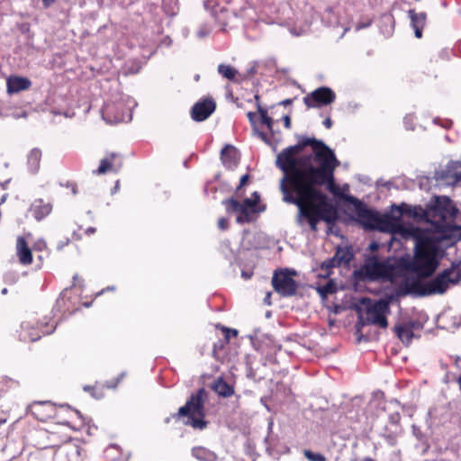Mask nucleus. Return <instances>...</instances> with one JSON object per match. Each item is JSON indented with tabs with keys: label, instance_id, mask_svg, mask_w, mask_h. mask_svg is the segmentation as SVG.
I'll return each instance as SVG.
<instances>
[{
	"label": "nucleus",
	"instance_id": "21",
	"mask_svg": "<svg viewBox=\"0 0 461 461\" xmlns=\"http://www.w3.org/2000/svg\"><path fill=\"white\" fill-rule=\"evenodd\" d=\"M54 410V405L50 402H37L32 406V413L41 420L50 418Z\"/></svg>",
	"mask_w": 461,
	"mask_h": 461
},
{
	"label": "nucleus",
	"instance_id": "49",
	"mask_svg": "<svg viewBox=\"0 0 461 461\" xmlns=\"http://www.w3.org/2000/svg\"><path fill=\"white\" fill-rule=\"evenodd\" d=\"M6 421L5 418H0V425L4 424Z\"/></svg>",
	"mask_w": 461,
	"mask_h": 461
},
{
	"label": "nucleus",
	"instance_id": "23",
	"mask_svg": "<svg viewBox=\"0 0 461 461\" xmlns=\"http://www.w3.org/2000/svg\"><path fill=\"white\" fill-rule=\"evenodd\" d=\"M51 206L50 203H44L41 200L35 201L31 206V212L33 217L40 221L50 214Z\"/></svg>",
	"mask_w": 461,
	"mask_h": 461
},
{
	"label": "nucleus",
	"instance_id": "5",
	"mask_svg": "<svg viewBox=\"0 0 461 461\" xmlns=\"http://www.w3.org/2000/svg\"><path fill=\"white\" fill-rule=\"evenodd\" d=\"M249 179V176L248 174L243 175L233 196L222 202L228 213L236 214L238 223L250 222L259 212L265 210L258 192H253L249 197L242 198V187L248 183Z\"/></svg>",
	"mask_w": 461,
	"mask_h": 461
},
{
	"label": "nucleus",
	"instance_id": "52",
	"mask_svg": "<svg viewBox=\"0 0 461 461\" xmlns=\"http://www.w3.org/2000/svg\"><path fill=\"white\" fill-rule=\"evenodd\" d=\"M73 412H74L76 415L79 416V417L81 416V415H80V413H79L77 411H73Z\"/></svg>",
	"mask_w": 461,
	"mask_h": 461
},
{
	"label": "nucleus",
	"instance_id": "41",
	"mask_svg": "<svg viewBox=\"0 0 461 461\" xmlns=\"http://www.w3.org/2000/svg\"><path fill=\"white\" fill-rule=\"evenodd\" d=\"M292 103V101L290 99H285L284 101H282V104L284 105H287V104H290Z\"/></svg>",
	"mask_w": 461,
	"mask_h": 461
},
{
	"label": "nucleus",
	"instance_id": "54",
	"mask_svg": "<svg viewBox=\"0 0 461 461\" xmlns=\"http://www.w3.org/2000/svg\"><path fill=\"white\" fill-rule=\"evenodd\" d=\"M348 30V28H345V29H344V32H343V33H342V36L345 34V32H346Z\"/></svg>",
	"mask_w": 461,
	"mask_h": 461
},
{
	"label": "nucleus",
	"instance_id": "26",
	"mask_svg": "<svg viewBox=\"0 0 461 461\" xmlns=\"http://www.w3.org/2000/svg\"><path fill=\"white\" fill-rule=\"evenodd\" d=\"M41 158V151L39 149H32L28 154V164L32 171H37Z\"/></svg>",
	"mask_w": 461,
	"mask_h": 461
},
{
	"label": "nucleus",
	"instance_id": "43",
	"mask_svg": "<svg viewBox=\"0 0 461 461\" xmlns=\"http://www.w3.org/2000/svg\"><path fill=\"white\" fill-rule=\"evenodd\" d=\"M197 34H198V36H199L200 38H203V37H204V36L206 35V33H205L204 32H202V31H199V32H197Z\"/></svg>",
	"mask_w": 461,
	"mask_h": 461
},
{
	"label": "nucleus",
	"instance_id": "16",
	"mask_svg": "<svg viewBox=\"0 0 461 461\" xmlns=\"http://www.w3.org/2000/svg\"><path fill=\"white\" fill-rule=\"evenodd\" d=\"M221 158L227 168L233 169L238 165L240 155L235 147L226 145L221 150Z\"/></svg>",
	"mask_w": 461,
	"mask_h": 461
},
{
	"label": "nucleus",
	"instance_id": "17",
	"mask_svg": "<svg viewBox=\"0 0 461 461\" xmlns=\"http://www.w3.org/2000/svg\"><path fill=\"white\" fill-rule=\"evenodd\" d=\"M6 86L7 93L13 95L28 89L31 86V81L23 77H10L7 78Z\"/></svg>",
	"mask_w": 461,
	"mask_h": 461
},
{
	"label": "nucleus",
	"instance_id": "39",
	"mask_svg": "<svg viewBox=\"0 0 461 461\" xmlns=\"http://www.w3.org/2000/svg\"><path fill=\"white\" fill-rule=\"evenodd\" d=\"M369 24H370V22H367L366 23H358L356 25V30H357V31H359V30L363 29V28L367 27Z\"/></svg>",
	"mask_w": 461,
	"mask_h": 461
},
{
	"label": "nucleus",
	"instance_id": "38",
	"mask_svg": "<svg viewBox=\"0 0 461 461\" xmlns=\"http://www.w3.org/2000/svg\"><path fill=\"white\" fill-rule=\"evenodd\" d=\"M283 120H284L285 126L289 129L291 127L290 117L288 115H285V116L283 117Z\"/></svg>",
	"mask_w": 461,
	"mask_h": 461
},
{
	"label": "nucleus",
	"instance_id": "1",
	"mask_svg": "<svg viewBox=\"0 0 461 461\" xmlns=\"http://www.w3.org/2000/svg\"><path fill=\"white\" fill-rule=\"evenodd\" d=\"M312 152L301 154L303 145L285 149L277 155L276 166L284 172L280 188L286 203L298 206V224H309L315 230L323 220L331 222L336 212L318 186L327 184L328 189L339 194L333 183V171L339 165L334 152L321 141L312 140Z\"/></svg>",
	"mask_w": 461,
	"mask_h": 461
},
{
	"label": "nucleus",
	"instance_id": "15",
	"mask_svg": "<svg viewBox=\"0 0 461 461\" xmlns=\"http://www.w3.org/2000/svg\"><path fill=\"white\" fill-rule=\"evenodd\" d=\"M122 167L121 158L113 153L105 157L100 161L97 174H105L106 172L113 171L117 172Z\"/></svg>",
	"mask_w": 461,
	"mask_h": 461
},
{
	"label": "nucleus",
	"instance_id": "56",
	"mask_svg": "<svg viewBox=\"0 0 461 461\" xmlns=\"http://www.w3.org/2000/svg\"><path fill=\"white\" fill-rule=\"evenodd\" d=\"M113 287H107V290H113Z\"/></svg>",
	"mask_w": 461,
	"mask_h": 461
},
{
	"label": "nucleus",
	"instance_id": "45",
	"mask_svg": "<svg viewBox=\"0 0 461 461\" xmlns=\"http://www.w3.org/2000/svg\"><path fill=\"white\" fill-rule=\"evenodd\" d=\"M270 295H271V294H270V293H268V294H267V297L265 298V302H266L267 304H270V302H269V297H270Z\"/></svg>",
	"mask_w": 461,
	"mask_h": 461
},
{
	"label": "nucleus",
	"instance_id": "9",
	"mask_svg": "<svg viewBox=\"0 0 461 461\" xmlns=\"http://www.w3.org/2000/svg\"><path fill=\"white\" fill-rule=\"evenodd\" d=\"M137 105L136 102L130 96L122 98L117 104H106L103 111V117L110 122H130L131 111Z\"/></svg>",
	"mask_w": 461,
	"mask_h": 461
},
{
	"label": "nucleus",
	"instance_id": "47",
	"mask_svg": "<svg viewBox=\"0 0 461 461\" xmlns=\"http://www.w3.org/2000/svg\"><path fill=\"white\" fill-rule=\"evenodd\" d=\"M7 292H8L7 288H3L2 291H1V294L5 295V294H7Z\"/></svg>",
	"mask_w": 461,
	"mask_h": 461
},
{
	"label": "nucleus",
	"instance_id": "4",
	"mask_svg": "<svg viewBox=\"0 0 461 461\" xmlns=\"http://www.w3.org/2000/svg\"><path fill=\"white\" fill-rule=\"evenodd\" d=\"M350 200L357 203V216L365 228L389 232L406 240H410V236L415 235L412 230L404 225L405 205L394 206L389 214L381 215L376 211L362 205L357 199L350 197Z\"/></svg>",
	"mask_w": 461,
	"mask_h": 461
},
{
	"label": "nucleus",
	"instance_id": "2",
	"mask_svg": "<svg viewBox=\"0 0 461 461\" xmlns=\"http://www.w3.org/2000/svg\"><path fill=\"white\" fill-rule=\"evenodd\" d=\"M406 216L426 217L430 228L420 230L407 226L415 235L410 236L414 241V267L425 274L436 270L446 248L461 240V213L447 196H437L433 207L425 212L421 207L405 206Z\"/></svg>",
	"mask_w": 461,
	"mask_h": 461
},
{
	"label": "nucleus",
	"instance_id": "19",
	"mask_svg": "<svg viewBox=\"0 0 461 461\" xmlns=\"http://www.w3.org/2000/svg\"><path fill=\"white\" fill-rule=\"evenodd\" d=\"M409 18L411 19V26L414 29L415 36L417 38H421L422 29L426 23V14L425 13H416L413 10H410L409 11Z\"/></svg>",
	"mask_w": 461,
	"mask_h": 461
},
{
	"label": "nucleus",
	"instance_id": "28",
	"mask_svg": "<svg viewBox=\"0 0 461 461\" xmlns=\"http://www.w3.org/2000/svg\"><path fill=\"white\" fill-rule=\"evenodd\" d=\"M218 71L222 77L230 80L234 79L237 75V70L228 65H219Z\"/></svg>",
	"mask_w": 461,
	"mask_h": 461
},
{
	"label": "nucleus",
	"instance_id": "6",
	"mask_svg": "<svg viewBox=\"0 0 461 461\" xmlns=\"http://www.w3.org/2000/svg\"><path fill=\"white\" fill-rule=\"evenodd\" d=\"M407 294H410V290L400 287L396 292L386 293L384 299L378 301L364 299L362 301L364 308L359 312L361 321L363 324H373L380 328H386L388 326L387 315L390 313V303Z\"/></svg>",
	"mask_w": 461,
	"mask_h": 461
},
{
	"label": "nucleus",
	"instance_id": "46",
	"mask_svg": "<svg viewBox=\"0 0 461 461\" xmlns=\"http://www.w3.org/2000/svg\"><path fill=\"white\" fill-rule=\"evenodd\" d=\"M14 118H19V117H20V115H18V114H17V115H14ZM21 116H22V117H26V116H27V114H26V113H23L21 114Z\"/></svg>",
	"mask_w": 461,
	"mask_h": 461
},
{
	"label": "nucleus",
	"instance_id": "27",
	"mask_svg": "<svg viewBox=\"0 0 461 461\" xmlns=\"http://www.w3.org/2000/svg\"><path fill=\"white\" fill-rule=\"evenodd\" d=\"M214 390L218 394L224 397L230 396L234 393L233 388L223 380H219L215 383Z\"/></svg>",
	"mask_w": 461,
	"mask_h": 461
},
{
	"label": "nucleus",
	"instance_id": "36",
	"mask_svg": "<svg viewBox=\"0 0 461 461\" xmlns=\"http://www.w3.org/2000/svg\"><path fill=\"white\" fill-rule=\"evenodd\" d=\"M218 227L221 230H226L228 228V220L225 218L219 219Z\"/></svg>",
	"mask_w": 461,
	"mask_h": 461
},
{
	"label": "nucleus",
	"instance_id": "22",
	"mask_svg": "<svg viewBox=\"0 0 461 461\" xmlns=\"http://www.w3.org/2000/svg\"><path fill=\"white\" fill-rule=\"evenodd\" d=\"M349 260H350V256L348 255V253H347L343 250H339L337 252L336 256L332 259H330V260L322 263L321 269L324 272L323 276H328L330 274V269L334 267L335 262L348 263Z\"/></svg>",
	"mask_w": 461,
	"mask_h": 461
},
{
	"label": "nucleus",
	"instance_id": "8",
	"mask_svg": "<svg viewBox=\"0 0 461 461\" xmlns=\"http://www.w3.org/2000/svg\"><path fill=\"white\" fill-rule=\"evenodd\" d=\"M461 280V266L444 270L424 285L421 294H443L451 285Z\"/></svg>",
	"mask_w": 461,
	"mask_h": 461
},
{
	"label": "nucleus",
	"instance_id": "31",
	"mask_svg": "<svg viewBox=\"0 0 461 461\" xmlns=\"http://www.w3.org/2000/svg\"><path fill=\"white\" fill-rule=\"evenodd\" d=\"M405 323L414 331V333L420 331L423 328L422 323L419 321H409Z\"/></svg>",
	"mask_w": 461,
	"mask_h": 461
},
{
	"label": "nucleus",
	"instance_id": "25",
	"mask_svg": "<svg viewBox=\"0 0 461 461\" xmlns=\"http://www.w3.org/2000/svg\"><path fill=\"white\" fill-rule=\"evenodd\" d=\"M399 339L405 344H409L416 333L406 324H401L395 327Z\"/></svg>",
	"mask_w": 461,
	"mask_h": 461
},
{
	"label": "nucleus",
	"instance_id": "12",
	"mask_svg": "<svg viewBox=\"0 0 461 461\" xmlns=\"http://www.w3.org/2000/svg\"><path fill=\"white\" fill-rule=\"evenodd\" d=\"M335 93L329 87L322 86L315 89L303 97L305 105L309 108L328 105L334 102Z\"/></svg>",
	"mask_w": 461,
	"mask_h": 461
},
{
	"label": "nucleus",
	"instance_id": "51",
	"mask_svg": "<svg viewBox=\"0 0 461 461\" xmlns=\"http://www.w3.org/2000/svg\"><path fill=\"white\" fill-rule=\"evenodd\" d=\"M93 396H94V397H95V398H97V399L102 397V395H101V394H98V395H97V394H95V393H93Z\"/></svg>",
	"mask_w": 461,
	"mask_h": 461
},
{
	"label": "nucleus",
	"instance_id": "18",
	"mask_svg": "<svg viewBox=\"0 0 461 461\" xmlns=\"http://www.w3.org/2000/svg\"><path fill=\"white\" fill-rule=\"evenodd\" d=\"M16 254L23 265H30L32 261V250L23 237H18L16 240Z\"/></svg>",
	"mask_w": 461,
	"mask_h": 461
},
{
	"label": "nucleus",
	"instance_id": "11",
	"mask_svg": "<svg viewBox=\"0 0 461 461\" xmlns=\"http://www.w3.org/2000/svg\"><path fill=\"white\" fill-rule=\"evenodd\" d=\"M294 272L281 270L276 272L272 283L275 290L283 296H291L296 291V284L293 278Z\"/></svg>",
	"mask_w": 461,
	"mask_h": 461
},
{
	"label": "nucleus",
	"instance_id": "10",
	"mask_svg": "<svg viewBox=\"0 0 461 461\" xmlns=\"http://www.w3.org/2000/svg\"><path fill=\"white\" fill-rule=\"evenodd\" d=\"M258 113L249 112L247 116L253 127L254 132L267 144L272 145L271 140L267 137V133L261 130L266 127L267 130L274 134L273 130V120L268 116L267 110L263 109L259 104H258Z\"/></svg>",
	"mask_w": 461,
	"mask_h": 461
},
{
	"label": "nucleus",
	"instance_id": "32",
	"mask_svg": "<svg viewBox=\"0 0 461 461\" xmlns=\"http://www.w3.org/2000/svg\"><path fill=\"white\" fill-rule=\"evenodd\" d=\"M412 122H413V115H411V114L406 115L403 119L405 128L408 130H414Z\"/></svg>",
	"mask_w": 461,
	"mask_h": 461
},
{
	"label": "nucleus",
	"instance_id": "33",
	"mask_svg": "<svg viewBox=\"0 0 461 461\" xmlns=\"http://www.w3.org/2000/svg\"><path fill=\"white\" fill-rule=\"evenodd\" d=\"M335 290L333 288V285L332 284H327L326 285L321 287L319 289V292L323 294V295H326L328 294H331L333 293Z\"/></svg>",
	"mask_w": 461,
	"mask_h": 461
},
{
	"label": "nucleus",
	"instance_id": "50",
	"mask_svg": "<svg viewBox=\"0 0 461 461\" xmlns=\"http://www.w3.org/2000/svg\"><path fill=\"white\" fill-rule=\"evenodd\" d=\"M457 383H458V385H459V387L461 389V375L458 377Z\"/></svg>",
	"mask_w": 461,
	"mask_h": 461
},
{
	"label": "nucleus",
	"instance_id": "14",
	"mask_svg": "<svg viewBox=\"0 0 461 461\" xmlns=\"http://www.w3.org/2000/svg\"><path fill=\"white\" fill-rule=\"evenodd\" d=\"M215 110V103L212 99L197 102L192 109V118L196 122L207 119Z\"/></svg>",
	"mask_w": 461,
	"mask_h": 461
},
{
	"label": "nucleus",
	"instance_id": "34",
	"mask_svg": "<svg viewBox=\"0 0 461 461\" xmlns=\"http://www.w3.org/2000/svg\"><path fill=\"white\" fill-rule=\"evenodd\" d=\"M309 27L304 26L303 28H301L300 30H296L295 28L291 29V33L295 36H301L308 32Z\"/></svg>",
	"mask_w": 461,
	"mask_h": 461
},
{
	"label": "nucleus",
	"instance_id": "37",
	"mask_svg": "<svg viewBox=\"0 0 461 461\" xmlns=\"http://www.w3.org/2000/svg\"><path fill=\"white\" fill-rule=\"evenodd\" d=\"M238 331L236 330L226 329V337L229 339L230 336L236 337Z\"/></svg>",
	"mask_w": 461,
	"mask_h": 461
},
{
	"label": "nucleus",
	"instance_id": "29",
	"mask_svg": "<svg viewBox=\"0 0 461 461\" xmlns=\"http://www.w3.org/2000/svg\"><path fill=\"white\" fill-rule=\"evenodd\" d=\"M304 456L309 461H326V457L321 454V453H315L311 450H304L303 451Z\"/></svg>",
	"mask_w": 461,
	"mask_h": 461
},
{
	"label": "nucleus",
	"instance_id": "40",
	"mask_svg": "<svg viewBox=\"0 0 461 461\" xmlns=\"http://www.w3.org/2000/svg\"><path fill=\"white\" fill-rule=\"evenodd\" d=\"M323 124L326 128L330 129L332 125V122H331L330 118H326L323 122Z\"/></svg>",
	"mask_w": 461,
	"mask_h": 461
},
{
	"label": "nucleus",
	"instance_id": "53",
	"mask_svg": "<svg viewBox=\"0 0 461 461\" xmlns=\"http://www.w3.org/2000/svg\"><path fill=\"white\" fill-rule=\"evenodd\" d=\"M5 196H3V197H2V199H1V201H0V204H1L2 203H4V202H5Z\"/></svg>",
	"mask_w": 461,
	"mask_h": 461
},
{
	"label": "nucleus",
	"instance_id": "35",
	"mask_svg": "<svg viewBox=\"0 0 461 461\" xmlns=\"http://www.w3.org/2000/svg\"><path fill=\"white\" fill-rule=\"evenodd\" d=\"M46 242L40 239L34 243V249L36 250H43L46 249Z\"/></svg>",
	"mask_w": 461,
	"mask_h": 461
},
{
	"label": "nucleus",
	"instance_id": "55",
	"mask_svg": "<svg viewBox=\"0 0 461 461\" xmlns=\"http://www.w3.org/2000/svg\"><path fill=\"white\" fill-rule=\"evenodd\" d=\"M310 142H311V140H307V141H306L304 144H308V143H310Z\"/></svg>",
	"mask_w": 461,
	"mask_h": 461
},
{
	"label": "nucleus",
	"instance_id": "30",
	"mask_svg": "<svg viewBox=\"0 0 461 461\" xmlns=\"http://www.w3.org/2000/svg\"><path fill=\"white\" fill-rule=\"evenodd\" d=\"M382 19L384 23L389 25V28L382 29V32L384 35H390L393 31V18L390 15H384Z\"/></svg>",
	"mask_w": 461,
	"mask_h": 461
},
{
	"label": "nucleus",
	"instance_id": "13",
	"mask_svg": "<svg viewBox=\"0 0 461 461\" xmlns=\"http://www.w3.org/2000/svg\"><path fill=\"white\" fill-rule=\"evenodd\" d=\"M437 179L444 181L447 185H453L461 181V160L450 161L445 169L436 173Z\"/></svg>",
	"mask_w": 461,
	"mask_h": 461
},
{
	"label": "nucleus",
	"instance_id": "44",
	"mask_svg": "<svg viewBox=\"0 0 461 461\" xmlns=\"http://www.w3.org/2000/svg\"><path fill=\"white\" fill-rule=\"evenodd\" d=\"M377 247H378V246H377V244H376V243H375V242H373V243H371V244H370V249H371L372 250L375 249Z\"/></svg>",
	"mask_w": 461,
	"mask_h": 461
},
{
	"label": "nucleus",
	"instance_id": "7",
	"mask_svg": "<svg viewBox=\"0 0 461 461\" xmlns=\"http://www.w3.org/2000/svg\"><path fill=\"white\" fill-rule=\"evenodd\" d=\"M204 396L205 391L200 389L196 394L191 396L185 406L179 409L177 416L185 418L184 421L185 424L198 429H203L206 427L203 408Z\"/></svg>",
	"mask_w": 461,
	"mask_h": 461
},
{
	"label": "nucleus",
	"instance_id": "42",
	"mask_svg": "<svg viewBox=\"0 0 461 461\" xmlns=\"http://www.w3.org/2000/svg\"><path fill=\"white\" fill-rule=\"evenodd\" d=\"M95 228H92V227H91V228H88V229L86 230V232L87 234H91V233H94V232H95Z\"/></svg>",
	"mask_w": 461,
	"mask_h": 461
},
{
	"label": "nucleus",
	"instance_id": "20",
	"mask_svg": "<svg viewBox=\"0 0 461 461\" xmlns=\"http://www.w3.org/2000/svg\"><path fill=\"white\" fill-rule=\"evenodd\" d=\"M22 329L24 332V334H23V339H29L31 341H36L41 335L50 333V330H48L34 328V326L29 321L23 322Z\"/></svg>",
	"mask_w": 461,
	"mask_h": 461
},
{
	"label": "nucleus",
	"instance_id": "24",
	"mask_svg": "<svg viewBox=\"0 0 461 461\" xmlns=\"http://www.w3.org/2000/svg\"><path fill=\"white\" fill-rule=\"evenodd\" d=\"M192 454L200 461H217L218 459L215 453L203 447H194Z\"/></svg>",
	"mask_w": 461,
	"mask_h": 461
},
{
	"label": "nucleus",
	"instance_id": "48",
	"mask_svg": "<svg viewBox=\"0 0 461 461\" xmlns=\"http://www.w3.org/2000/svg\"><path fill=\"white\" fill-rule=\"evenodd\" d=\"M260 402H261V403H262V404H264V405H265V407H266L267 410H269V409H268V407H267V405L265 403V399H264V398H261Z\"/></svg>",
	"mask_w": 461,
	"mask_h": 461
},
{
	"label": "nucleus",
	"instance_id": "3",
	"mask_svg": "<svg viewBox=\"0 0 461 461\" xmlns=\"http://www.w3.org/2000/svg\"><path fill=\"white\" fill-rule=\"evenodd\" d=\"M415 257L411 260L405 258H388L381 260L376 257L368 258L359 270V274L369 280L390 281L393 286L392 292H396L400 287L410 290V294L416 292L415 281L409 276L410 271L419 276H430L421 273L414 267Z\"/></svg>",
	"mask_w": 461,
	"mask_h": 461
}]
</instances>
